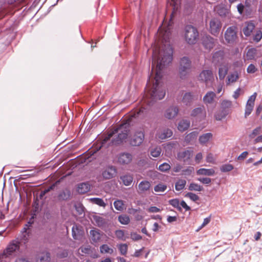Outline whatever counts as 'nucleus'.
I'll use <instances>...</instances> for the list:
<instances>
[{
	"label": "nucleus",
	"instance_id": "obj_1",
	"mask_svg": "<svg viewBox=\"0 0 262 262\" xmlns=\"http://www.w3.org/2000/svg\"><path fill=\"white\" fill-rule=\"evenodd\" d=\"M173 49L170 46L165 48L163 51L161 57L158 58L156 66L155 75V83L154 86L158 85L160 80L162 77V71L166 66L171 62L173 59Z\"/></svg>",
	"mask_w": 262,
	"mask_h": 262
},
{
	"label": "nucleus",
	"instance_id": "obj_2",
	"mask_svg": "<svg viewBox=\"0 0 262 262\" xmlns=\"http://www.w3.org/2000/svg\"><path fill=\"white\" fill-rule=\"evenodd\" d=\"M192 61L187 56L180 58L179 61L178 72L179 77L182 80L186 79L191 72Z\"/></svg>",
	"mask_w": 262,
	"mask_h": 262
},
{
	"label": "nucleus",
	"instance_id": "obj_3",
	"mask_svg": "<svg viewBox=\"0 0 262 262\" xmlns=\"http://www.w3.org/2000/svg\"><path fill=\"white\" fill-rule=\"evenodd\" d=\"M185 39L189 45H194L199 39V32L195 27L187 25L185 27Z\"/></svg>",
	"mask_w": 262,
	"mask_h": 262
},
{
	"label": "nucleus",
	"instance_id": "obj_4",
	"mask_svg": "<svg viewBox=\"0 0 262 262\" xmlns=\"http://www.w3.org/2000/svg\"><path fill=\"white\" fill-rule=\"evenodd\" d=\"M232 102L228 100H224L221 103V110L214 114V118L217 121H221L231 113Z\"/></svg>",
	"mask_w": 262,
	"mask_h": 262
},
{
	"label": "nucleus",
	"instance_id": "obj_5",
	"mask_svg": "<svg viewBox=\"0 0 262 262\" xmlns=\"http://www.w3.org/2000/svg\"><path fill=\"white\" fill-rule=\"evenodd\" d=\"M238 12L241 15H245L247 17H251L253 12L250 0H246L244 3H239L237 6Z\"/></svg>",
	"mask_w": 262,
	"mask_h": 262
},
{
	"label": "nucleus",
	"instance_id": "obj_6",
	"mask_svg": "<svg viewBox=\"0 0 262 262\" xmlns=\"http://www.w3.org/2000/svg\"><path fill=\"white\" fill-rule=\"evenodd\" d=\"M128 130L124 129L118 133L117 135L112 139L111 142L113 145L119 146L125 142L128 135Z\"/></svg>",
	"mask_w": 262,
	"mask_h": 262
},
{
	"label": "nucleus",
	"instance_id": "obj_7",
	"mask_svg": "<svg viewBox=\"0 0 262 262\" xmlns=\"http://www.w3.org/2000/svg\"><path fill=\"white\" fill-rule=\"evenodd\" d=\"M222 24L220 20L216 18H213L209 23V32L213 35L217 36L219 34Z\"/></svg>",
	"mask_w": 262,
	"mask_h": 262
},
{
	"label": "nucleus",
	"instance_id": "obj_8",
	"mask_svg": "<svg viewBox=\"0 0 262 262\" xmlns=\"http://www.w3.org/2000/svg\"><path fill=\"white\" fill-rule=\"evenodd\" d=\"M144 133L142 131L135 132L134 135L129 139V144L132 146H139L144 139Z\"/></svg>",
	"mask_w": 262,
	"mask_h": 262
},
{
	"label": "nucleus",
	"instance_id": "obj_9",
	"mask_svg": "<svg viewBox=\"0 0 262 262\" xmlns=\"http://www.w3.org/2000/svg\"><path fill=\"white\" fill-rule=\"evenodd\" d=\"M198 80L204 82L206 84L211 83L213 80L212 72L209 70H204L199 74Z\"/></svg>",
	"mask_w": 262,
	"mask_h": 262
},
{
	"label": "nucleus",
	"instance_id": "obj_10",
	"mask_svg": "<svg viewBox=\"0 0 262 262\" xmlns=\"http://www.w3.org/2000/svg\"><path fill=\"white\" fill-rule=\"evenodd\" d=\"M236 27L231 26L227 28L225 33V38L228 43H233L236 39Z\"/></svg>",
	"mask_w": 262,
	"mask_h": 262
},
{
	"label": "nucleus",
	"instance_id": "obj_11",
	"mask_svg": "<svg viewBox=\"0 0 262 262\" xmlns=\"http://www.w3.org/2000/svg\"><path fill=\"white\" fill-rule=\"evenodd\" d=\"M20 243L18 239L13 240L8 245L4 251V254L6 255H11L14 252L19 249Z\"/></svg>",
	"mask_w": 262,
	"mask_h": 262
},
{
	"label": "nucleus",
	"instance_id": "obj_12",
	"mask_svg": "<svg viewBox=\"0 0 262 262\" xmlns=\"http://www.w3.org/2000/svg\"><path fill=\"white\" fill-rule=\"evenodd\" d=\"M117 169L114 166L111 165L106 167L101 173L102 177L105 180H109L115 177Z\"/></svg>",
	"mask_w": 262,
	"mask_h": 262
},
{
	"label": "nucleus",
	"instance_id": "obj_13",
	"mask_svg": "<svg viewBox=\"0 0 262 262\" xmlns=\"http://www.w3.org/2000/svg\"><path fill=\"white\" fill-rule=\"evenodd\" d=\"M133 156L132 154L126 152H120L117 157L118 162L121 165H127L132 161Z\"/></svg>",
	"mask_w": 262,
	"mask_h": 262
},
{
	"label": "nucleus",
	"instance_id": "obj_14",
	"mask_svg": "<svg viewBox=\"0 0 262 262\" xmlns=\"http://www.w3.org/2000/svg\"><path fill=\"white\" fill-rule=\"evenodd\" d=\"M202 43L205 49L210 51L214 46V39L209 35H204L202 38Z\"/></svg>",
	"mask_w": 262,
	"mask_h": 262
},
{
	"label": "nucleus",
	"instance_id": "obj_15",
	"mask_svg": "<svg viewBox=\"0 0 262 262\" xmlns=\"http://www.w3.org/2000/svg\"><path fill=\"white\" fill-rule=\"evenodd\" d=\"M72 198V193L69 188H66L60 191L57 195L59 201H67Z\"/></svg>",
	"mask_w": 262,
	"mask_h": 262
},
{
	"label": "nucleus",
	"instance_id": "obj_16",
	"mask_svg": "<svg viewBox=\"0 0 262 262\" xmlns=\"http://www.w3.org/2000/svg\"><path fill=\"white\" fill-rule=\"evenodd\" d=\"M165 95V91L159 88V85L154 86L151 96L154 99L161 100Z\"/></svg>",
	"mask_w": 262,
	"mask_h": 262
},
{
	"label": "nucleus",
	"instance_id": "obj_17",
	"mask_svg": "<svg viewBox=\"0 0 262 262\" xmlns=\"http://www.w3.org/2000/svg\"><path fill=\"white\" fill-rule=\"evenodd\" d=\"M214 10L221 17H225L228 13V9L227 6L222 3L216 5L214 7Z\"/></svg>",
	"mask_w": 262,
	"mask_h": 262
},
{
	"label": "nucleus",
	"instance_id": "obj_18",
	"mask_svg": "<svg viewBox=\"0 0 262 262\" xmlns=\"http://www.w3.org/2000/svg\"><path fill=\"white\" fill-rule=\"evenodd\" d=\"M179 112V108L177 106H172L168 108L166 111L165 117L171 119L174 118Z\"/></svg>",
	"mask_w": 262,
	"mask_h": 262
},
{
	"label": "nucleus",
	"instance_id": "obj_19",
	"mask_svg": "<svg viewBox=\"0 0 262 262\" xmlns=\"http://www.w3.org/2000/svg\"><path fill=\"white\" fill-rule=\"evenodd\" d=\"M192 151L190 150H185L184 151L179 152L177 154L178 159L179 160H182L186 162L192 157Z\"/></svg>",
	"mask_w": 262,
	"mask_h": 262
},
{
	"label": "nucleus",
	"instance_id": "obj_20",
	"mask_svg": "<svg viewBox=\"0 0 262 262\" xmlns=\"http://www.w3.org/2000/svg\"><path fill=\"white\" fill-rule=\"evenodd\" d=\"M91 189V185L88 182H83L78 185L77 191L79 194H84Z\"/></svg>",
	"mask_w": 262,
	"mask_h": 262
},
{
	"label": "nucleus",
	"instance_id": "obj_21",
	"mask_svg": "<svg viewBox=\"0 0 262 262\" xmlns=\"http://www.w3.org/2000/svg\"><path fill=\"white\" fill-rule=\"evenodd\" d=\"M92 243H96L101 239L102 234L99 229H92L90 231Z\"/></svg>",
	"mask_w": 262,
	"mask_h": 262
},
{
	"label": "nucleus",
	"instance_id": "obj_22",
	"mask_svg": "<svg viewBox=\"0 0 262 262\" xmlns=\"http://www.w3.org/2000/svg\"><path fill=\"white\" fill-rule=\"evenodd\" d=\"M190 122L187 119H182L178 123L177 128L181 132H183L188 129L190 127Z\"/></svg>",
	"mask_w": 262,
	"mask_h": 262
},
{
	"label": "nucleus",
	"instance_id": "obj_23",
	"mask_svg": "<svg viewBox=\"0 0 262 262\" xmlns=\"http://www.w3.org/2000/svg\"><path fill=\"white\" fill-rule=\"evenodd\" d=\"M193 99V95L191 92L185 93L182 98V102L186 105H190Z\"/></svg>",
	"mask_w": 262,
	"mask_h": 262
},
{
	"label": "nucleus",
	"instance_id": "obj_24",
	"mask_svg": "<svg viewBox=\"0 0 262 262\" xmlns=\"http://www.w3.org/2000/svg\"><path fill=\"white\" fill-rule=\"evenodd\" d=\"M196 173L198 175L213 176L215 174V170L212 168L206 169L205 168H201L197 170Z\"/></svg>",
	"mask_w": 262,
	"mask_h": 262
},
{
	"label": "nucleus",
	"instance_id": "obj_25",
	"mask_svg": "<svg viewBox=\"0 0 262 262\" xmlns=\"http://www.w3.org/2000/svg\"><path fill=\"white\" fill-rule=\"evenodd\" d=\"M216 94L214 92L210 91L207 92L203 97V101L205 104H211L212 103Z\"/></svg>",
	"mask_w": 262,
	"mask_h": 262
},
{
	"label": "nucleus",
	"instance_id": "obj_26",
	"mask_svg": "<svg viewBox=\"0 0 262 262\" xmlns=\"http://www.w3.org/2000/svg\"><path fill=\"white\" fill-rule=\"evenodd\" d=\"M212 137V134L211 133L203 134L199 137V142L201 144L204 145L211 139Z\"/></svg>",
	"mask_w": 262,
	"mask_h": 262
},
{
	"label": "nucleus",
	"instance_id": "obj_27",
	"mask_svg": "<svg viewBox=\"0 0 262 262\" xmlns=\"http://www.w3.org/2000/svg\"><path fill=\"white\" fill-rule=\"evenodd\" d=\"M195 5L192 2H188L184 5V13L186 15L191 14L194 10Z\"/></svg>",
	"mask_w": 262,
	"mask_h": 262
},
{
	"label": "nucleus",
	"instance_id": "obj_28",
	"mask_svg": "<svg viewBox=\"0 0 262 262\" xmlns=\"http://www.w3.org/2000/svg\"><path fill=\"white\" fill-rule=\"evenodd\" d=\"M255 26L254 23L252 22H248L246 26L243 29V33L246 36H249L253 30L254 29Z\"/></svg>",
	"mask_w": 262,
	"mask_h": 262
},
{
	"label": "nucleus",
	"instance_id": "obj_29",
	"mask_svg": "<svg viewBox=\"0 0 262 262\" xmlns=\"http://www.w3.org/2000/svg\"><path fill=\"white\" fill-rule=\"evenodd\" d=\"M150 184L147 181H142L139 184V191L140 193L148 190L150 187Z\"/></svg>",
	"mask_w": 262,
	"mask_h": 262
},
{
	"label": "nucleus",
	"instance_id": "obj_30",
	"mask_svg": "<svg viewBox=\"0 0 262 262\" xmlns=\"http://www.w3.org/2000/svg\"><path fill=\"white\" fill-rule=\"evenodd\" d=\"M93 219L98 227L102 228L106 226V222L105 219L102 217L98 215H94Z\"/></svg>",
	"mask_w": 262,
	"mask_h": 262
},
{
	"label": "nucleus",
	"instance_id": "obj_31",
	"mask_svg": "<svg viewBox=\"0 0 262 262\" xmlns=\"http://www.w3.org/2000/svg\"><path fill=\"white\" fill-rule=\"evenodd\" d=\"M123 184L125 186H129L133 182V177L129 174H125L120 177Z\"/></svg>",
	"mask_w": 262,
	"mask_h": 262
},
{
	"label": "nucleus",
	"instance_id": "obj_32",
	"mask_svg": "<svg viewBox=\"0 0 262 262\" xmlns=\"http://www.w3.org/2000/svg\"><path fill=\"white\" fill-rule=\"evenodd\" d=\"M57 183H59V181H57L55 183L52 184L51 185H50L47 188L45 189L43 191H41L39 195V199L42 200L43 199L44 196L46 195V194H47L50 191L54 190V189L55 188L56 185Z\"/></svg>",
	"mask_w": 262,
	"mask_h": 262
},
{
	"label": "nucleus",
	"instance_id": "obj_33",
	"mask_svg": "<svg viewBox=\"0 0 262 262\" xmlns=\"http://www.w3.org/2000/svg\"><path fill=\"white\" fill-rule=\"evenodd\" d=\"M81 230L77 226H74L72 229V235L74 239H79L81 237Z\"/></svg>",
	"mask_w": 262,
	"mask_h": 262
},
{
	"label": "nucleus",
	"instance_id": "obj_34",
	"mask_svg": "<svg viewBox=\"0 0 262 262\" xmlns=\"http://www.w3.org/2000/svg\"><path fill=\"white\" fill-rule=\"evenodd\" d=\"M198 135L197 131H193L187 134L185 137V141L186 143H189L191 141L196 139Z\"/></svg>",
	"mask_w": 262,
	"mask_h": 262
},
{
	"label": "nucleus",
	"instance_id": "obj_35",
	"mask_svg": "<svg viewBox=\"0 0 262 262\" xmlns=\"http://www.w3.org/2000/svg\"><path fill=\"white\" fill-rule=\"evenodd\" d=\"M186 184V180L184 179H179L175 183V189L177 191H180L184 188Z\"/></svg>",
	"mask_w": 262,
	"mask_h": 262
},
{
	"label": "nucleus",
	"instance_id": "obj_36",
	"mask_svg": "<svg viewBox=\"0 0 262 262\" xmlns=\"http://www.w3.org/2000/svg\"><path fill=\"white\" fill-rule=\"evenodd\" d=\"M224 57V51L219 50L215 52L212 55V59L214 61L219 62Z\"/></svg>",
	"mask_w": 262,
	"mask_h": 262
},
{
	"label": "nucleus",
	"instance_id": "obj_37",
	"mask_svg": "<svg viewBox=\"0 0 262 262\" xmlns=\"http://www.w3.org/2000/svg\"><path fill=\"white\" fill-rule=\"evenodd\" d=\"M91 203L98 205L100 207H104L106 206V203L104 202L103 200L99 198H92L90 199Z\"/></svg>",
	"mask_w": 262,
	"mask_h": 262
},
{
	"label": "nucleus",
	"instance_id": "obj_38",
	"mask_svg": "<svg viewBox=\"0 0 262 262\" xmlns=\"http://www.w3.org/2000/svg\"><path fill=\"white\" fill-rule=\"evenodd\" d=\"M168 203L169 205L173 206L174 208H176L179 211H182V209L181 207L180 206L179 200L178 199H172L169 200L168 201Z\"/></svg>",
	"mask_w": 262,
	"mask_h": 262
},
{
	"label": "nucleus",
	"instance_id": "obj_39",
	"mask_svg": "<svg viewBox=\"0 0 262 262\" xmlns=\"http://www.w3.org/2000/svg\"><path fill=\"white\" fill-rule=\"evenodd\" d=\"M228 68L225 66H222L219 69V77L220 80H223L227 74Z\"/></svg>",
	"mask_w": 262,
	"mask_h": 262
},
{
	"label": "nucleus",
	"instance_id": "obj_40",
	"mask_svg": "<svg viewBox=\"0 0 262 262\" xmlns=\"http://www.w3.org/2000/svg\"><path fill=\"white\" fill-rule=\"evenodd\" d=\"M39 262H50L51 260V254L49 252L42 253L39 257Z\"/></svg>",
	"mask_w": 262,
	"mask_h": 262
},
{
	"label": "nucleus",
	"instance_id": "obj_41",
	"mask_svg": "<svg viewBox=\"0 0 262 262\" xmlns=\"http://www.w3.org/2000/svg\"><path fill=\"white\" fill-rule=\"evenodd\" d=\"M234 168L233 165L231 164L227 163L223 164L220 167V169L222 172H227L231 171Z\"/></svg>",
	"mask_w": 262,
	"mask_h": 262
},
{
	"label": "nucleus",
	"instance_id": "obj_42",
	"mask_svg": "<svg viewBox=\"0 0 262 262\" xmlns=\"http://www.w3.org/2000/svg\"><path fill=\"white\" fill-rule=\"evenodd\" d=\"M203 189V187L202 186L194 183H190L188 187V190L190 191H202Z\"/></svg>",
	"mask_w": 262,
	"mask_h": 262
},
{
	"label": "nucleus",
	"instance_id": "obj_43",
	"mask_svg": "<svg viewBox=\"0 0 262 262\" xmlns=\"http://www.w3.org/2000/svg\"><path fill=\"white\" fill-rule=\"evenodd\" d=\"M118 221L122 225H127L130 222V219L128 215L122 214L118 216Z\"/></svg>",
	"mask_w": 262,
	"mask_h": 262
},
{
	"label": "nucleus",
	"instance_id": "obj_44",
	"mask_svg": "<svg viewBox=\"0 0 262 262\" xmlns=\"http://www.w3.org/2000/svg\"><path fill=\"white\" fill-rule=\"evenodd\" d=\"M28 229L27 227H24V228L21 230V236L20 237V240L27 242L28 240V237L29 235V232H28Z\"/></svg>",
	"mask_w": 262,
	"mask_h": 262
},
{
	"label": "nucleus",
	"instance_id": "obj_45",
	"mask_svg": "<svg viewBox=\"0 0 262 262\" xmlns=\"http://www.w3.org/2000/svg\"><path fill=\"white\" fill-rule=\"evenodd\" d=\"M123 202L121 200H116L114 202V207L118 211H122L123 210Z\"/></svg>",
	"mask_w": 262,
	"mask_h": 262
},
{
	"label": "nucleus",
	"instance_id": "obj_46",
	"mask_svg": "<svg viewBox=\"0 0 262 262\" xmlns=\"http://www.w3.org/2000/svg\"><path fill=\"white\" fill-rule=\"evenodd\" d=\"M74 207L78 214L80 215L84 213V207L81 203H78L74 205Z\"/></svg>",
	"mask_w": 262,
	"mask_h": 262
},
{
	"label": "nucleus",
	"instance_id": "obj_47",
	"mask_svg": "<svg viewBox=\"0 0 262 262\" xmlns=\"http://www.w3.org/2000/svg\"><path fill=\"white\" fill-rule=\"evenodd\" d=\"M56 255L59 258H64L68 256L69 251L67 249H62L57 253Z\"/></svg>",
	"mask_w": 262,
	"mask_h": 262
},
{
	"label": "nucleus",
	"instance_id": "obj_48",
	"mask_svg": "<svg viewBox=\"0 0 262 262\" xmlns=\"http://www.w3.org/2000/svg\"><path fill=\"white\" fill-rule=\"evenodd\" d=\"M118 249L121 255H126L128 249V246L126 244H120L119 245Z\"/></svg>",
	"mask_w": 262,
	"mask_h": 262
},
{
	"label": "nucleus",
	"instance_id": "obj_49",
	"mask_svg": "<svg viewBox=\"0 0 262 262\" xmlns=\"http://www.w3.org/2000/svg\"><path fill=\"white\" fill-rule=\"evenodd\" d=\"M100 252L102 253H112L113 251V249L110 248L107 245L103 244L100 247Z\"/></svg>",
	"mask_w": 262,
	"mask_h": 262
},
{
	"label": "nucleus",
	"instance_id": "obj_50",
	"mask_svg": "<svg viewBox=\"0 0 262 262\" xmlns=\"http://www.w3.org/2000/svg\"><path fill=\"white\" fill-rule=\"evenodd\" d=\"M185 197L189 198L191 201L193 202H196L200 200V197L197 194L191 192H187L185 195Z\"/></svg>",
	"mask_w": 262,
	"mask_h": 262
},
{
	"label": "nucleus",
	"instance_id": "obj_51",
	"mask_svg": "<svg viewBox=\"0 0 262 262\" xmlns=\"http://www.w3.org/2000/svg\"><path fill=\"white\" fill-rule=\"evenodd\" d=\"M194 171V168L192 166H188L182 170V174L185 176H189Z\"/></svg>",
	"mask_w": 262,
	"mask_h": 262
},
{
	"label": "nucleus",
	"instance_id": "obj_52",
	"mask_svg": "<svg viewBox=\"0 0 262 262\" xmlns=\"http://www.w3.org/2000/svg\"><path fill=\"white\" fill-rule=\"evenodd\" d=\"M254 105H252L250 104L246 103L245 107V117L246 118L247 116H249L251 112L253 110Z\"/></svg>",
	"mask_w": 262,
	"mask_h": 262
},
{
	"label": "nucleus",
	"instance_id": "obj_53",
	"mask_svg": "<svg viewBox=\"0 0 262 262\" xmlns=\"http://www.w3.org/2000/svg\"><path fill=\"white\" fill-rule=\"evenodd\" d=\"M256 53V50L255 48H252L249 49L247 53V56L249 59H252L254 58Z\"/></svg>",
	"mask_w": 262,
	"mask_h": 262
},
{
	"label": "nucleus",
	"instance_id": "obj_54",
	"mask_svg": "<svg viewBox=\"0 0 262 262\" xmlns=\"http://www.w3.org/2000/svg\"><path fill=\"white\" fill-rule=\"evenodd\" d=\"M167 188L165 185L162 184H158L154 187V190L156 192H164Z\"/></svg>",
	"mask_w": 262,
	"mask_h": 262
},
{
	"label": "nucleus",
	"instance_id": "obj_55",
	"mask_svg": "<svg viewBox=\"0 0 262 262\" xmlns=\"http://www.w3.org/2000/svg\"><path fill=\"white\" fill-rule=\"evenodd\" d=\"M170 168V166L169 164L167 163H163L159 166V170L162 172H166L169 170Z\"/></svg>",
	"mask_w": 262,
	"mask_h": 262
},
{
	"label": "nucleus",
	"instance_id": "obj_56",
	"mask_svg": "<svg viewBox=\"0 0 262 262\" xmlns=\"http://www.w3.org/2000/svg\"><path fill=\"white\" fill-rule=\"evenodd\" d=\"M262 38V32L261 30H257L256 33L253 36V40L256 42H258Z\"/></svg>",
	"mask_w": 262,
	"mask_h": 262
},
{
	"label": "nucleus",
	"instance_id": "obj_57",
	"mask_svg": "<svg viewBox=\"0 0 262 262\" xmlns=\"http://www.w3.org/2000/svg\"><path fill=\"white\" fill-rule=\"evenodd\" d=\"M239 76L237 73L231 74L230 75H228V81L230 82H235L238 79Z\"/></svg>",
	"mask_w": 262,
	"mask_h": 262
},
{
	"label": "nucleus",
	"instance_id": "obj_58",
	"mask_svg": "<svg viewBox=\"0 0 262 262\" xmlns=\"http://www.w3.org/2000/svg\"><path fill=\"white\" fill-rule=\"evenodd\" d=\"M260 129H261V127L260 126H258V127H256L255 128H254L252 132L249 134V137L250 139L254 138L256 136H257L258 134Z\"/></svg>",
	"mask_w": 262,
	"mask_h": 262
},
{
	"label": "nucleus",
	"instance_id": "obj_59",
	"mask_svg": "<svg viewBox=\"0 0 262 262\" xmlns=\"http://www.w3.org/2000/svg\"><path fill=\"white\" fill-rule=\"evenodd\" d=\"M202 108L200 107H198L196 108H194L191 113V116L193 117H195L198 116L199 114H202Z\"/></svg>",
	"mask_w": 262,
	"mask_h": 262
},
{
	"label": "nucleus",
	"instance_id": "obj_60",
	"mask_svg": "<svg viewBox=\"0 0 262 262\" xmlns=\"http://www.w3.org/2000/svg\"><path fill=\"white\" fill-rule=\"evenodd\" d=\"M146 109L145 107H141L136 112V115L138 117H143L145 115Z\"/></svg>",
	"mask_w": 262,
	"mask_h": 262
},
{
	"label": "nucleus",
	"instance_id": "obj_61",
	"mask_svg": "<svg viewBox=\"0 0 262 262\" xmlns=\"http://www.w3.org/2000/svg\"><path fill=\"white\" fill-rule=\"evenodd\" d=\"M198 180L204 184H209L211 182V179L208 177L199 178Z\"/></svg>",
	"mask_w": 262,
	"mask_h": 262
},
{
	"label": "nucleus",
	"instance_id": "obj_62",
	"mask_svg": "<svg viewBox=\"0 0 262 262\" xmlns=\"http://www.w3.org/2000/svg\"><path fill=\"white\" fill-rule=\"evenodd\" d=\"M130 237L133 241H137L142 239V236L137 234L136 232H131Z\"/></svg>",
	"mask_w": 262,
	"mask_h": 262
},
{
	"label": "nucleus",
	"instance_id": "obj_63",
	"mask_svg": "<svg viewBox=\"0 0 262 262\" xmlns=\"http://www.w3.org/2000/svg\"><path fill=\"white\" fill-rule=\"evenodd\" d=\"M256 71H257L256 68L252 63L250 64L247 69V72L248 73L253 74V73H254Z\"/></svg>",
	"mask_w": 262,
	"mask_h": 262
},
{
	"label": "nucleus",
	"instance_id": "obj_64",
	"mask_svg": "<svg viewBox=\"0 0 262 262\" xmlns=\"http://www.w3.org/2000/svg\"><path fill=\"white\" fill-rule=\"evenodd\" d=\"M160 149L155 148L154 149L151 150L150 151V155L154 158L158 157L160 155Z\"/></svg>",
	"mask_w": 262,
	"mask_h": 262
}]
</instances>
